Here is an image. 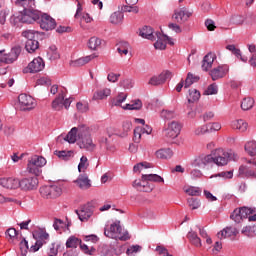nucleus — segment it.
Instances as JSON below:
<instances>
[{
    "label": "nucleus",
    "instance_id": "774afa93",
    "mask_svg": "<svg viewBox=\"0 0 256 256\" xmlns=\"http://www.w3.org/2000/svg\"><path fill=\"white\" fill-rule=\"evenodd\" d=\"M48 55L51 59H59V52H57V46H50L48 50Z\"/></svg>",
    "mask_w": 256,
    "mask_h": 256
},
{
    "label": "nucleus",
    "instance_id": "c756f323",
    "mask_svg": "<svg viewBox=\"0 0 256 256\" xmlns=\"http://www.w3.org/2000/svg\"><path fill=\"white\" fill-rule=\"evenodd\" d=\"M19 55H21V48L19 46L13 47L10 53L6 54L8 65L17 61Z\"/></svg>",
    "mask_w": 256,
    "mask_h": 256
},
{
    "label": "nucleus",
    "instance_id": "09e8293b",
    "mask_svg": "<svg viewBox=\"0 0 256 256\" xmlns=\"http://www.w3.org/2000/svg\"><path fill=\"white\" fill-rule=\"evenodd\" d=\"M54 155L63 161H69L73 157V151H55Z\"/></svg>",
    "mask_w": 256,
    "mask_h": 256
},
{
    "label": "nucleus",
    "instance_id": "8fccbe9b",
    "mask_svg": "<svg viewBox=\"0 0 256 256\" xmlns=\"http://www.w3.org/2000/svg\"><path fill=\"white\" fill-rule=\"evenodd\" d=\"M184 191L187 195H190V197H199V195H201V188L195 186L185 188Z\"/></svg>",
    "mask_w": 256,
    "mask_h": 256
},
{
    "label": "nucleus",
    "instance_id": "412c9836",
    "mask_svg": "<svg viewBox=\"0 0 256 256\" xmlns=\"http://www.w3.org/2000/svg\"><path fill=\"white\" fill-rule=\"evenodd\" d=\"M237 235H239V230L232 226H227L217 233L218 239H228L229 237H237Z\"/></svg>",
    "mask_w": 256,
    "mask_h": 256
},
{
    "label": "nucleus",
    "instance_id": "f8f14e48",
    "mask_svg": "<svg viewBox=\"0 0 256 256\" xmlns=\"http://www.w3.org/2000/svg\"><path fill=\"white\" fill-rule=\"evenodd\" d=\"M181 133V124L176 121H172L168 124V127L164 130L166 139H177Z\"/></svg>",
    "mask_w": 256,
    "mask_h": 256
},
{
    "label": "nucleus",
    "instance_id": "423d86ee",
    "mask_svg": "<svg viewBox=\"0 0 256 256\" xmlns=\"http://www.w3.org/2000/svg\"><path fill=\"white\" fill-rule=\"evenodd\" d=\"M37 102L35 99L27 94H20L18 96V108L20 111H31L35 109Z\"/></svg>",
    "mask_w": 256,
    "mask_h": 256
},
{
    "label": "nucleus",
    "instance_id": "20e7f679",
    "mask_svg": "<svg viewBox=\"0 0 256 256\" xmlns=\"http://www.w3.org/2000/svg\"><path fill=\"white\" fill-rule=\"evenodd\" d=\"M47 165V160L43 156L34 155L28 160L27 171L32 175H41V167Z\"/></svg>",
    "mask_w": 256,
    "mask_h": 256
},
{
    "label": "nucleus",
    "instance_id": "7ed1b4c3",
    "mask_svg": "<svg viewBox=\"0 0 256 256\" xmlns=\"http://www.w3.org/2000/svg\"><path fill=\"white\" fill-rule=\"evenodd\" d=\"M104 234L110 239H119L120 241H129L131 239L129 232L121 227L120 221L112 223L110 228L104 231Z\"/></svg>",
    "mask_w": 256,
    "mask_h": 256
},
{
    "label": "nucleus",
    "instance_id": "37998d69",
    "mask_svg": "<svg viewBox=\"0 0 256 256\" xmlns=\"http://www.w3.org/2000/svg\"><path fill=\"white\" fill-rule=\"evenodd\" d=\"M123 18H124L123 12L121 11L114 12L110 16V23H112L113 25H119V23H123Z\"/></svg>",
    "mask_w": 256,
    "mask_h": 256
},
{
    "label": "nucleus",
    "instance_id": "bf43d9fd",
    "mask_svg": "<svg viewBox=\"0 0 256 256\" xmlns=\"http://www.w3.org/2000/svg\"><path fill=\"white\" fill-rule=\"evenodd\" d=\"M149 167H151V164L147 162H140L133 167V171L134 173H141L143 169H149Z\"/></svg>",
    "mask_w": 256,
    "mask_h": 256
},
{
    "label": "nucleus",
    "instance_id": "5701e85b",
    "mask_svg": "<svg viewBox=\"0 0 256 256\" xmlns=\"http://www.w3.org/2000/svg\"><path fill=\"white\" fill-rule=\"evenodd\" d=\"M155 37V39H157V41L154 43L155 49H159L160 51L166 49L167 39H169V36L162 34L161 32H156Z\"/></svg>",
    "mask_w": 256,
    "mask_h": 256
},
{
    "label": "nucleus",
    "instance_id": "bb28decb",
    "mask_svg": "<svg viewBox=\"0 0 256 256\" xmlns=\"http://www.w3.org/2000/svg\"><path fill=\"white\" fill-rule=\"evenodd\" d=\"M97 55L91 54L85 57L78 58L77 60H74L71 62L72 67H83V65H87V63H90V61H93Z\"/></svg>",
    "mask_w": 256,
    "mask_h": 256
},
{
    "label": "nucleus",
    "instance_id": "a19ab883",
    "mask_svg": "<svg viewBox=\"0 0 256 256\" xmlns=\"http://www.w3.org/2000/svg\"><path fill=\"white\" fill-rule=\"evenodd\" d=\"M226 49L228 51H231V53H233V55H235V57L242 60L243 63H247V57L241 55V50L238 49L237 47H235V45H227Z\"/></svg>",
    "mask_w": 256,
    "mask_h": 256
},
{
    "label": "nucleus",
    "instance_id": "ea45409f",
    "mask_svg": "<svg viewBox=\"0 0 256 256\" xmlns=\"http://www.w3.org/2000/svg\"><path fill=\"white\" fill-rule=\"evenodd\" d=\"M156 157L158 159H171L173 157V151L169 148H163L156 151Z\"/></svg>",
    "mask_w": 256,
    "mask_h": 256
},
{
    "label": "nucleus",
    "instance_id": "473e14b6",
    "mask_svg": "<svg viewBox=\"0 0 256 256\" xmlns=\"http://www.w3.org/2000/svg\"><path fill=\"white\" fill-rule=\"evenodd\" d=\"M142 181H146V183H148V181H151L153 183H165L163 177L157 174H143Z\"/></svg>",
    "mask_w": 256,
    "mask_h": 256
},
{
    "label": "nucleus",
    "instance_id": "f704fd0d",
    "mask_svg": "<svg viewBox=\"0 0 256 256\" xmlns=\"http://www.w3.org/2000/svg\"><path fill=\"white\" fill-rule=\"evenodd\" d=\"M77 135L79 139V126L73 127L68 134L65 137V141H68V143H76L77 142Z\"/></svg>",
    "mask_w": 256,
    "mask_h": 256
},
{
    "label": "nucleus",
    "instance_id": "1a4fd4ad",
    "mask_svg": "<svg viewBox=\"0 0 256 256\" xmlns=\"http://www.w3.org/2000/svg\"><path fill=\"white\" fill-rule=\"evenodd\" d=\"M191 15H193V12L187 9V7L176 8L172 15V19H174L176 23H179V25H183V23L189 21Z\"/></svg>",
    "mask_w": 256,
    "mask_h": 256
},
{
    "label": "nucleus",
    "instance_id": "79ce46f5",
    "mask_svg": "<svg viewBox=\"0 0 256 256\" xmlns=\"http://www.w3.org/2000/svg\"><path fill=\"white\" fill-rule=\"evenodd\" d=\"M25 49L28 53H35L39 49V41L37 40H26Z\"/></svg>",
    "mask_w": 256,
    "mask_h": 256
},
{
    "label": "nucleus",
    "instance_id": "6e6d98bb",
    "mask_svg": "<svg viewBox=\"0 0 256 256\" xmlns=\"http://www.w3.org/2000/svg\"><path fill=\"white\" fill-rule=\"evenodd\" d=\"M87 167H89V160L86 156H82L80 158V163L78 164V171L79 173L84 172Z\"/></svg>",
    "mask_w": 256,
    "mask_h": 256
},
{
    "label": "nucleus",
    "instance_id": "c9c22d12",
    "mask_svg": "<svg viewBox=\"0 0 256 256\" xmlns=\"http://www.w3.org/2000/svg\"><path fill=\"white\" fill-rule=\"evenodd\" d=\"M187 238L194 247H202L201 238L197 235V232L191 230L188 232Z\"/></svg>",
    "mask_w": 256,
    "mask_h": 256
},
{
    "label": "nucleus",
    "instance_id": "4d7b16f0",
    "mask_svg": "<svg viewBox=\"0 0 256 256\" xmlns=\"http://www.w3.org/2000/svg\"><path fill=\"white\" fill-rule=\"evenodd\" d=\"M39 32L34 30H25L22 32V37H25L27 41H35V35H37Z\"/></svg>",
    "mask_w": 256,
    "mask_h": 256
},
{
    "label": "nucleus",
    "instance_id": "2eb2a0df",
    "mask_svg": "<svg viewBox=\"0 0 256 256\" xmlns=\"http://www.w3.org/2000/svg\"><path fill=\"white\" fill-rule=\"evenodd\" d=\"M171 77H173V72L169 70L163 71L160 75L150 78L149 85H153L154 87L163 85L167 79H171Z\"/></svg>",
    "mask_w": 256,
    "mask_h": 256
},
{
    "label": "nucleus",
    "instance_id": "6ab92c4d",
    "mask_svg": "<svg viewBox=\"0 0 256 256\" xmlns=\"http://www.w3.org/2000/svg\"><path fill=\"white\" fill-rule=\"evenodd\" d=\"M0 187L4 189H19V179L15 177L0 178Z\"/></svg>",
    "mask_w": 256,
    "mask_h": 256
},
{
    "label": "nucleus",
    "instance_id": "aec40b11",
    "mask_svg": "<svg viewBox=\"0 0 256 256\" xmlns=\"http://www.w3.org/2000/svg\"><path fill=\"white\" fill-rule=\"evenodd\" d=\"M132 186L134 189H137V191H142L143 193H151V191H153L151 184L147 181H143V176L141 177V180H134Z\"/></svg>",
    "mask_w": 256,
    "mask_h": 256
},
{
    "label": "nucleus",
    "instance_id": "603ef678",
    "mask_svg": "<svg viewBox=\"0 0 256 256\" xmlns=\"http://www.w3.org/2000/svg\"><path fill=\"white\" fill-rule=\"evenodd\" d=\"M61 193V187L57 185H50V199H57V197L61 196Z\"/></svg>",
    "mask_w": 256,
    "mask_h": 256
},
{
    "label": "nucleus",
    "instance_id": "0eeeda50",
    "mask_svg": "<svg viewBox=\"0 0 256 256\" xmlns=\"http://www.w3.org/2000/svg\"><path fill=\"white\" fill-rule=\"evenodd\" d=\"M72 102L73 100H71V98H65V92L60 91L56 99L52 102V109H54V111H61L63 107L68 109L71 107Z\"/></svg>",
    "mask_w": 256,
    "mask_h": 256
},
{
    "label": "nucleus",
    "instance_id": "c85d7f7f",
    "mask_svg": "<svg viewBox=\"0 0 256 256\" xmlns=\"http://www.w3.org/2000/svg\"><path fill=\"white\" fill-rule=\"evenodd\" d=\"M215 61V54L208 53L206 56H204L202 61V70L203 71H209L213 67V63Z\"/></svg>",
    "mask_w": 256,
    "mask_h": 256
},
{
    "label": "nucleus",
    "instance_id": "0e129e2a",
    "mask_svg": "<svg viewBox=\"0 0 256 256\" xmlns=\"http://www.w3.org/2000/svg\"><path fill=\"white\" fill-rule=\"evenodd\" d=\"M29 250V242L23 239L20 242V251L22 256H27V251Z\"/></svg>",
    "mask_w": 256,
    "mask_h": 256
},
{
    "label": "nucleus",
    "instance_id": "6e6552de",
    "mask_svg": "<svg viewBox=\"0 0 256 256\" xmlns=\"http://www.w3.org/2000/svg\"><path fill=\"white\" fill-rule=\"evenodd\" d=\"M72 102L73 100H71V98H65V92L60 91L56 99L52 102V109H54V111H61L63 107L68 109L71 107Z\"/></svg>",
    "mask_w": 256,
    "mask_h": 256
},
{
    "label": "nucleus",
    "instance_id": "052dcab7",
    "mask_svg": "<svg viewBox=\"0 0 256 256\" xmlns=\"http://www.w3.org/2000/svg\"><path fill=\"white\" fill-rule=\"evenodd\" d=\"M218 91L219 88L217 87V84L213 83L207 87V89L204 91V95H217Z\"/></svg>",
    "mask_w": 256,
    "mask_h": 256
},
{
    "label": "nucleus",
    "instance_id": "7c9ffc66",
    "mask_svg": "<svg viewBox=\"0 0 256 256\" xmlns=\"http://www.w3.org/2000/svg\"><path fill=\"white\" fill-rule=\"evenodd\" d=\"M101 45H103V40L95 36L91 37L88 41V47L91 51H99Z\"/></svg>",
    "mask_w": 256,
    "mask_h": 256
},
{
    "label": "nucleus",
    "instance_id": "2f4dec72",
    "mask_svg": "<svg viewBox=\"0 0 256 256\" xmlns=\"http://www.w3.org/2000/svg\"><path fill=\"white\" fill-rule=\"evenodd\" d=\"M18 7H23L24 11H31L35 9V0H16Z\"/></svg>",
    "mask_w": 256,
    "mask_h": 256
},
{
    "label": "nucleus",
    "instance_id": "393cba45",
    "mask_svg": "<svg viewBox=\"0 0 256 256\" xmlns=\"http://www.w3.org/2000/svg\"><path fill=\"white\" fill-rule=\"evenodd\" d=\"M230 126L233 129L240 131V133H245V131H247L249 128V124L243 119L233 120Z\"/></svg>",
    "mask_w": 256,
    "mask_h": 256
},
{
    "label": "nucleus",
    "instance_id": "a878e982",
    "mask_svg": "<svg viewBox=\"0 0 256 256\" xmlns=\"http://www.w3.org/2000/svg\"><path fill=\"white\" fill-rule=\"evenodd\" d=\"M139 35L143 39H149L150 41H155V33H153V28L151 26H144L139 30Z\"/></svg>",
    "mask_w": 256,
    "mask_h": 256
},
{
    "label": "nucleus",
    "instance_id": "4be33fe9",
    "mask_svg": "<svg viewBox=\"0 0 256 256\" xmlns=\"http://www.w3.org/2000/svg\"><path fill=\"white\" fill-rule=\"evenodd\" d=\"M33 239L38 242V245H45L49 241V233L44 229L35 230L33 233Z\"/></svg>",
    "mask_w": 256,
    "mask_h": 256
},
{
    "label": "nucleus",
    "instance_id": "58836bf2",
    "mask_svg": "<svg viewBox=\"0 0 256 256\" xmlns=\"http://www.w3.org/2000/svg\"><path fill=\"white\" fill-rule=\"evenodd\" d=\"M143 107V102L140 99L132 100L129 104H126L123 109H128L129 111H139Z\"/></svg>",
    "mask_w": 256,
    "mask_h": 256
},
{
    "label": "nucleus",
    "instance_id": "f03ea898",
    "mask_svg": "<svg viewBox=\"0 0 256 256\" xmlns=\"http://www.w3.org/2000/svg\"><path fill=\"white\" fill-rule=\"evenodd\" d=\"M78 146L88 153H93L97 149V144L93 142V137L91 136V129L87 125H79V138Z\"/></svg>",
    "mask_w": 256,
    "mask_h": 256
},
{
    "label": "nucleus",
    "instance_id": "9d476101",
    "mask_svg": "<svg viewBox=\"0 0 256 256\" xmlns=\"http://www.w3.org/2000/svg\"><path fill=\"white\" fill-rule=\"evenodd\" d=\"M39 17L40 19L37 20V23H39L41 29L44 31H53L57 27V22L50 15L39 13Z\"/></svg>",
    "mask_w": 256,
    "mask_h": 256
},
{
    "label": "nucleus",
    "instance_id": "e2e57ef3",
    "mask_svg": "<svg viewBox=\"0 0 256 256\" xmlns=\"http://www.w3.org/2000/svg\"><path fill=\"white\" fill-rule=\"evenodd\" d=\"M208 127V133H213L215 131H221V124L218 122L206 124Z\"/></svg>",
    "mask_w": 256,
    "mask_h": 256
},
{
    "label": "nucleus",
    "instance_id": "de8ad7c7",
    "mask_svg": "<svg viewBox=\"0 0 256 256\" xmlns=\"http://www.w3.org/2000/svg\"><path fill=\"white\" fill-rule=\"evenodd\" d=\"M253 105H255L253 98H244L241 103V109L243 111H249V109H253Z\"/></svg>",
    "mask_w": 256,
    "mask_h": 256
},
{
    "label": "nucleus",
    "instance_id": "9b49d317",
    "mask_svg": "<svg viewBox=\"0 0 256 256\" xmlns=\"http://www.w3.org/2000/svg\"><path fill=\"white\" fill-rule=\"evenodd\" d=\"M75 213L82 223H87V221L93 217V206L90 204H85L80 206L79 209L75 210Z\"/></svg>",
    "mask_w": 256,
    "mask_h": 256
},
{
    "label": "nucleus",
    "instance_id": "4c0bfd02",
    "mask_svg": "<svg viewBox=\"0 0 256 256\" xmlns=\"http://www.w3.org/2000/svg\"><path fill=\"white\" fill-rule=\"evenodd\" d=\"M244 149H245V152L250 157H255L256 156V141L250 140V141L246 142Z\"/></svg>",
    "mask_w": 256,
    "mask_h": 256
},
{
    "label": "nucleus",
    "instance_id": "a18cd8bd",
    "mask_svg": "<svg viewBox=\"0 0 256 256\" xmlns=\"http://www.w3.org/2000/svg\"><path fill=\"white\" fill-rule=\"evenodd\" d=\"M201 98V93L197 89L189 90L188 103H195Z\"/></svg>",
    "mask_w": 256,
    "mask_h": 256
},
{
    "label": "nucleus",
    "instance_id": "39448f33",
    "mask_svg": "<svg viewBox=\"0 0 256 256\" xmlns=\"http://www.w3.org/2000/svg\"><path fill=\"white\" fill-rule=\"evenodd\" d=\"M255 212L256 208H249L247 206H243L240 208H236L230 215V219H232L234 223H241L244 219H247L249 215H253V213Z\"/></svg>",
    "mask_w": 256,
    "mask_h": 256
},
{
    "label": "nucleus",
    "instance_id": "5fc2aeb1",
    "mask_svg": "<svg viewBox=\"0 0 256 256\" xmlns=\"http://www.w3.org/2000/svg\"><path fill=\"white\" fill-rule=\"evenodd\" d=\"M100 147H105L107 151H111L112 153L115 151V146L109 145V140L106 137H101L99 139Z\"/></svg>",
    "mask_w": 256,
    "mask_h": 256
},
{
    "label": "nucleus",
    "instance_id": "dca6fc26",
    "mask_svg": "<svg viewBox=\"0 0 256 256\" xmlns=\"http://www.w3.org/2000/svg\"><path fill=\"white\" fill-rule=\"evenodd\" d=\"M37 185H39L37 177H29L19 180V187L22 191H33V189H37Z\"/></svg>",
    "mask_w": 256,
    "mask_h": 256
},
{
    "label": "nucleus",
    "instance_id": "69168bd1",
    "mask_svg": "<svg viewBox=\"0 0 256 256\" xmlns=\"http://www.w3.org/2000/svg\"><path fill=\"white\" fill-rule=\"evenodd\" d=\"M5 237L6 239H15V237H17V230L15 228H8L5 231Z\"/></svg>",
    "mask_w": 256,
    "mask_h": 256
},
{
    "label": "nucleus",
    "instance_id": "338daca9",
    "mask_svg": "<svg viewBox=\"0 0 256 256\" xmlns=\"http://www.w3.org/2000/svg\"><path fill=\"white\" fill-rule=\"evenodd\" d=\"M205 133H209V128L206 125L200 126L194 130L195 135H205Z\"/></svg>",
    "mask_w": 256,
    "mask_h": 256
},
{
    "label": "nucleus",
    "instance_id": "a211bd4d",
    "mask_svg": "<svg viewBox=\"0 0 256 256\" xmlns=\"http://www.w3.org/2000/svg\"><path fill=\"white\" fill-rule=\"evenodd\" d=\"M39 12L36 10H24V13L21 15V21L22 23H35L39 21Z\"/></svg>",
    "mask_w": 256,
    "mask_h": 256
},
{
    "label": "nucleus",
    "instance_id": "ddd939ff",
    "mask_svg": "<svg viewBox=\"0 0 256 256\" xmlns=\"http://www.w3.org/2000/svg\"><path fill=\"white\" fill-rule=\"evenodd\" d=\"M250 166H240V175H245V177H251L256 179V158L248 160Z\"/></svg>",
    "mask_w": 256,
    "mask_h": 256
},
{
    "label": "nucleus",
    "instance_id": "4468645a",
    "mask_svg": "<svg viewBox=\"0 0 256 256\" xmlns=\"http://www.w3.org/2000/svg\"><path fill=\"white\" fill-rule=\"evenodd\" d=\"M43 69H45V62L43 58L38 57L33 59L24 71L25 73H39V71H43Z\"/></svg>",
    "mask_w": 256,
    "mask_h": 256
},
{
    "label": "nucleus",
    "instance_id": "72a5a7b5",
    "mask_svg": "<svg viewBox=\"0 0 256 256\" xmlns=\"http://www.w3.org/2000/svg\"><path fill=\"white\" fill-rule=\"evenodd\" d=\"M82 243L83 241H81V239L75 236H70L66 241V247L67 249H77V247H81Z\"/></svg>",
    "mask_w": 256,
    "mask_h": 256
},
{
    "label": "nucleus",
    "instance_id": "864d4df0",
    "mask_svg": "<svg viewBox=\"0 0 256 256\" xmlns=\"http://www.w3.org/2000/svg\"><path fill=\"white\" fill-rule=\"evenodd\" d=\"M131 46L127 42H121L117 48V51L120 55H127L129 53Z\"/></svg>",
    "mask_w": 256,
    "mask_h": 256
},
{
    "label": "nucleus",
    "instance_id": "680f3d73",
    "mask_svg": "<svg viewBox=\"0 0 256 256\" xmlns=\"http://www.w3.org/2000/svg\"><path fill=\"white\" fill-rule=\"evenodd\" d=\"M40 194L44 199H51V185L50 186H42L40 188Z\"/></svg>",
    "mask_w": 256,
    "mask_h": 256
},
{
    "label": "nucleus",
    "instance_id": "c03bdc74",
    "mask_svg": "<svg viewBox=\"0 0 256 256\" xmlns=\"http://www.w3.org/2000/svg\"><path fill=\"white\" fill-rule=\"evenodd\" d=\"M126 100H127V94L119 93L118 96H116L111 100V103L112 105H114V107H119L121 106L122 103H125Z\"/></svg>",
    "mask_w": 256,
    "mask_h": 256
},
{
    "label": "nucleus",
    "instance_id": "3c124183",
    "mask_svg": "<svg viewBox=\"0 0 256 256\" xmlns=\"http://www.w3.org/2000/svg\"><path fill=\"white\" fill-rule=\"evenodd\" d=\"M197 81H199V76H193V74L188 73L184 84L185 89H189V87H191L193 83H197Z\"/></svg>",
    "mask_w": 256,
    "mask_h": 256
},
{
    "label": "nucleus",
    "instance_id": "b1692460",
    "mask_svg": "<svg viewBox=\"0 0 256 256\" xmlns=\"http://www.w3.org/2000/svg\"><path fill=\"white\" fill-rule=\"evenodd\" d=\"M74 183L83 190L90 189L91 187V180H89V176H87V174H80Z\"/></svg>",
    "mask_w": 256,
    "mask_h": 256
},
{
    "label": "nucleus",
    "instance_id": "49530a36",
    "mask_svg": "<svg viewBox=\"0 0 256 256\" xmlns=\"http://www.w3.org/2000/svg\"><path fill=\"white\" fill-rule=\"evenodd\" d=\"M80 251L84 253V255L93 256L97 253V249L95 247H89L87 244H80Z\"/></svg>",
    "mask_w": 256,
    "mask_h": 256
},
{
    "label": "nucleus",
    "instance_id": "13d9d810",
    "mask_svg": "<svg viewBox=\"0 0 256 256\" xmlns=\"http://www.w3.org/2000/svg\"><path fill=\"white\" fill-rule=\"evenodd\" d=\"M242 235H245L246 237H255V227L253 226H245L242 231Z\"/></svg>",
    "mask_w": 256,
    "mask_h": 256
},
{
    "label": "nucleus",
    "instance_id": "f3484780",
    "mask_svg": "<svg viewBox=\"0 0 256 256\" xmlns=\"http://www.w3.org/2000/svg\"><path fill=\"white\" fill-rule=\"evenodd\" d=\"M227 73H229V66L224 64L212 69L210 71V77L212 81H219V79L226 77Z\"/></svg>",
    "mask_w": 256,
    "mask_h": 256
},
{
    "label": "nucleus",
    "instance_id": "f257e3e1",
    "mask_svg": "<svg viewBox=\"0 0 256 256\" xmlns=\"http://www.w3.org/2000/svg\"><path fill=\"white\" fill-rule=\"evenodd\" d=\"M237 155L234 152H226L223 149H217L215 151V157L213 155H202L195 160V166L199 169H205L209 165H218V167H223L229 163V161H235Z\"/></svg>",
    "mask_w": 256,
    "mask_h": 256
},
{
    "label": "nucleus",
    "instance_id": "e433bc0d",
    "mask_svg": "<svg viewBox=\"0 0 256 256\" xmlns=\"http://www.w3.org/2000/svg\"><path fill=\"white\" fill-rule=\"evenodd\" d=\"M3 65H9V63H7V53H5V50H0V75L7 73V66Z\"/></svg>",
    "mask_w": 256,
    "mask_h": 256
},
{
    "label": "nucleus",
    "instance_id": "cd10ccee",
    "mask_svg": "<svg viewBox=\"0 0 256 256\" xmlns=\"http://www.w3.org/2000/svg\"><path fill=\"white\" fill-rule=\"evenodd\" d=\"M111 95V89L110 88H104L101 90H97L94 92L92 100L93 101H103L104 99H107Z\"/></svg>",
    "mask_w": 256,
    "mask_h": 256
}]
</instances>
